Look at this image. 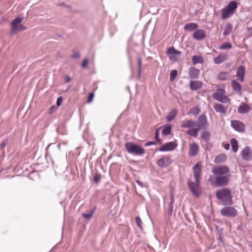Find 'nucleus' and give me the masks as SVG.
Listing matches in <instances>:
<instances>
[{
	"label": "nucleus",
	"mask_w": 252,
	"mask_h": 252,
	"mask_svg": "<svg viewBox=\"0 0 252 252\" xmlns=\"http://www.w3.org/2000/svg\"><path fill=\"white\" fill-rule=\"evenodd\" d=\"M215 195L224 205H231L232 204L231 192L228 188H222L216 191Z\"/></svg>",
	"instance_id": "obj_1"
},
{
	"label": "nucleus",
	"mask_w": 252,
	"mask_h": 252,
	"mask_svg": "<svg viewBox=\"0 0 252 252\" xmlns=\"http://www.w3.org/2000/svg\"><path fill=\"white\" fill-rule=\"evenodd\" d=\"M231 177L230 174L218 175L216 177L212 176L210 177L208 181L212 186L218 187H224L228 184Z\"/></svg>",
	"instance_id": "obj_2"
},
{
	"label": "nucleus",
	"mask_w": 252,
	"mask_h": 252,
	"mask_svg": "<svg viewBox=\"0 0 252 252\" xmlns=\"http://www.w3.org/2000/svg\"><path fill=\"white\" fill-rule=\"evenodd\" d=\"M238 7V3L235 1H230L221 12L222 19H226L232 16Z\"/></svg>",
	"instance_id": "obj_3"
},
{
	"label": "nucleus",
	"mask_w": 252,
	"mask_h": 252,
	"mask_svg": "<svg viewBox=\"0 0 252 252\" xmlns=\"http://www.w3.org/2000/svg\"><path fill=\"white\" fill-rule=\"evenodd\" d=\"M24 20L23 17H17L10 23L11 31L12 33L16 34L18 32L26 29V27L21 24Z\"/></svg>",
	"instance_id": "obj_4"
},
{
	"label": "nucleus",
	"mask_w": 252,
	"mask_h": 252,
	"mask_svg": "<svg viewBox=\"0 0 252 252\" xmlns=\"http://www.w3.org/2000/svg\"><path fill=\"white\" fill-rule=\"evenodd\" d=\"M125 148L128 153L135 155L140 156L145 153V150L143 148L133 143H126L125 144Z\"/></svg>",
	"instance_id": "obj_5"
},
{
	"label": "nucleus",
	"mask_w": 252,
	"mask_h": 252,
	"mask_svg": "<svg viewBox=\"0 0 252 252\" xmlns=\"http://www.w3.org/2000/svg\"><path fill=\"white\" fill-rule=\"evenodd\" d=\"M225 91L223 89H218L213 94V98L222 103H229L230 99L225 95Z\"/></svg>",
	"instance_id": "obj_6"
},
{
	"label": "nucleus",
	"mask_w": 252,
	"mask_h": 252,
	"mask_svg": "<svg viewBox=\"0 0 252 252\" xmlns=\"http://www.w3.org/2000/svg\"><path fill=\"white\" fill-rule=\"evenodd\" d=\"M212 173L217 176L229 174V168L226 165H217L212 169Z\"/></svg>",
	"instance_id": "obj_7"
},
{
	"label": "nucleus",
	"mask_w": 252,
	"mask_h": 252,
	"mask_svg": "<svg viewBox=\"0 0 252 252\" xmlns=\"http://www.w3.org/2000/svg\"><path fill=\"white\" fill-rule=\"evenodd\" d=\"M237 211L232 207H226L220 210V214L228 218H233L237 215Z\"/></svg>",
	"instance_id": "obj_8"
},
{
	"label": "nucleus",
	"mask_w": 252,
	"mask_h": 252,
	"mask_svg": "<svg viewBox=\"0 0 252 252\" xmlns=\"http://www.w3.org/2000/svg\"><path fill=\"white\" fill-rule=\"evenodd\" d=\"M199 182H190L188 185L191 193L195 196H199L201 194V191L199 186Z\"/></svg>",
	"instance_id": "obj_9"
},
{
	"label": "nucleus",
	"mask_w": 252,
	"mask_h": 252,
	"mask_svg": "<svg viewBox=\"0 0 252 252\" xmlns=\"http://www.w3.org/2000/svg\"><path fill=\"white\" fill-rule=\"evenodd\" d=\"M231 125L233 128L239 132H244L245 130V125L240 121L237 120L231 121Z\"/></svg>",
	"instance_id": "obj_10"
},
{
	"label": "nucleus",
	"mask_w": 252,
	"mask_h": 252,
	"mask_svg": "<svg viewBox=\"0 0 252 252\" xmlns=\"http://www.w3.org/2000/svg\"><path fill=\"white\" fill-rule=\"evenodd\" d=\"M193 175L196 182H199L200 176L201 172V163L198 162L193 167Z\"/></svg>",
	"instance_id": "obj_11"
},
{
	"label": "nucleus",
	"mask_w": 252,
	"mask_h": 252,
	"mask_svg": "<svg viewBox=\"0 0 252 252\" xmlns=\"http://www.w3.org/2000/svg\"><path fill=\"white\" fill-rule=\"evenodd\" d=\"M241 154L244 160L250 161L252 159V151L249 147H245L242 151Z\"/></svg>",
	"instance_id": "obj_12"
},
{
	"label": "nucleus",
	"mask_w": 252,
	"mask_h": 252,
	"mask_svg": "<svg viewBox=\"0 0 252 252\" xmlns=\"http://www.w3.org/2000/svg\"><path fill=\"white\" fill-rule=\"evenodd\" d=\"M197 124L196 127H198L199 129L205 128L207 125V117L205 115L200 116L197 121Z\"/></svg>",
	"instance_id": "obj_13"
},
{
	"label": "nucleus",
	"mask_w": 252,
	"mask_h": 252,
	"mask_svg": "<svg viewBox=\"0 0 252 252\" xmlns=\"http://www.w3.org/2000/svg\"><path fill=\"white\" fill-rule=\"evenodd\" d=\"M206 36V32L203 30H197L193 34V37L197 40H202Z\"/></svg>",
	"instance_id": "obj_14"
},
{
	"label": "nucleus",
	"mask_w": 252,
	"mask_h": 252,
	"mask_svg": "<svg viewBox=\"0 0 252 252\" xmlns=\"http://www.w3.org/2000/svg\"><path fill=\"white\" fill-rule=\"evenodd\" d=\"M171 162L170 158L167 157H163L157 161V164L160 167H165L169 166Z\"/></svg>",
	"instance_id": "obj_15"
},
{
	"label": "nucleus",
	"mask_w": 252,
	"mask_h": 252,
	"mask_svg": "<svg viewBox=\"0 0 252 252\" xmlns=\"http://www.w3.org/2000/svg\"><path fill=\"white\" fill-rule=\"evenodd\" d=\"M245 74V67L244 65L239 66L237 70L236 76L239 80L244 81Z\"/></svg>",
	"instance_id": "obj_16"
},
{
	"label": "nucleus",
	"mask_w": 252,
	"mask_h": 252,
	"mask_svg": "<svg viewBox=\"0 0 252 252\" xmlns=\"http://www.w3.org/2000/svg\"><path fill=\"white\" fill-rule=\"evenodd\" d=\"M176 147V144L173 142L167 143L164 146L159 148V151H167L174 150Z\"/></svg>",
	"instance_id": "obj_17"
},
{
	"label": "nucleus",
	"mask_w": 252,
	"mask_h": 252,
	"mask_svg": "<svg viewBox=\"0 0 252 252\" xmlns=\"http://www.w3.org/2000/svg\"><path fill=\"white\" fill-rule=\"evenodd\" d=\"M227 59V55L225 54H220L217 57L214 59L215 64H220L225 61Z\"/></svg>",
	"instance_id": "obj_18"
},
{
	"label": "nucleus",
	"mask_w": 252,
	"mask_h": 252,
	"mask_svg": "<svg viewBox=\"0 0 252 252\" xmlns=\"http://www.w3.org/2000/svg\"><path fill=\"white\" fill-rule=\"evenodd\" d=\"M197 122L195 121H192L190 120L184 121L182 122L181 125L183 127H194L197 126Z\"/></svg>",
	"instance_id": "obj_19"
},
{
	"label": "nucleus",
	"mask_w": 252,
	"mask_h": 252,
	"mask_svg": "<svg viewBox=\"0 0 252 252\" xmlns=\"http://www.w3.org/2000/svg\"><path fill=\"white\" fill-rule=\"evenodd\" d=\"M190 86L192 90H197L202 87V83L199 81H191Z\"/></svg>",
	"instance_id": "obj_20"
},
{
	"label": "nucleus",
	"mask_w": 252,
	"mask_h": 252,
	"mask_svg": "<svg viewBox=\"0 0 252 252\" xmlns=\"http://www.w3.org/2000/svg\"><path fill=\"white\" fill-rule=\"evenodd\" d=\"M199 74V70L195 68H191L189 71V76L191 79H196Z\"/></svg>",
	"instance_id": "obj_21"
},
{
	"label": "nucleus",
	"mask_w": 252,
	"mask_h": 252,
	"mask_svg": "<svg viewBox=\"0 0 252 252\" xmlns=\"http://www.w3.org/2000/svg\"><path fill=\"white\" fill-rule=\"evenodd\" d=\"M198 151V147L196 144L192 143L190 146L189 154L191 156H195Z\"/></svg>",
	"instance_id": "obj_22"
},
{
	"label": "nucleus",
	"mask_w": 252,
	"mask_h": 252,
	"mask_svg": "<svg viewBox=\"0 0 252 252\" xmlns=\"http://www.w3.org/2000/svg\"><path fill=\"white\" fill-rule=\"evenodd\" d=\"M231 84L234 91L241 94L242 88L240 85L235 80H233L231 82Z\"/></svg>",
	"instance_id": "obj_23"
},
{
	"label": "nucleus",
	"mask_w": 252,
	"mask_h": 252,
	"mask_svg": "<svg viewBox=\"0 0 252 252\" xmlns=\"http://www.w3.org/2000/svg\"><path fill=\"white\" fill-rule=\"evenodd\" d=\"M198 26L196 24L194 23H191L189 24H186L184 26V29L188 31H193L197 29Z\"/></svg>",
	"instance_id": "obj_24"
},
{
	"label": "nucleus",
	"mask_w": 252,
	"mask_h": 252,
	"mask_svg": "<svg viewBox=\"0 0 252 252\" xmlns=\"http://www.w3.org/2000/svg\"><path fill=\"white\" fill-rule=\"evenodd\" d=\"M192 61L193 64L203 63H204V59L201 56L195 55L193 56Z\"/></svg>",
	"instance_id": "obj_25"
},
{
	"label": "nucleus",
	"mask_w": 252,
	"mask_h": 252,
	"mask_svg": "<svg viewBox=\"0 0 252 252\" xmlns=\"http://www.w3.org/2000/svg\"><path fill=\"white\" fill-rule=\"evenodd\" d=\"M199 130L200 129L198 127H194L189 129L187 131V133L193 137H195L197 136L198 132L199 131Z\"/></svg>",
	"instance_id": "obj_26"
},
{
	"label": "nucleus",
	"mask_w": 252,
	"mask_h": 252,
	"mask_svg": "<svg viewBox=\"0 0 252 252\" xmlns=\"http://www.w3.org/2000/svg\"><path fill=\"white\" fill-rule=\"evenodd\" d=\"M232 30V26L230 23H227L224 29L223 35L225 36L230 33Z\"/></svg>",
	"instance_id": "obj_27"
},
{
	"label": "nucleus",
	"mask_w": 252,
	"mask_h": 252,
	"mask_svg": "<svg viewBox=\"0 0 252 252\" xmlns=\"http://www.w3.org/2000/svg\"><path fill=\"white\" fill-rule=\"evenodd\" d=\"M225 160V156L221 154L219 156H217L215 159V162L216 163H221L223 162Z\"/></svg>",
	"instance_id": "obj_28"
},
{
	"label": "nucleus",
	"mask_w": 252,
	"mask_h": 252,
	"mask_svg": "<svg viewBox=\"0 0 252 252\" xmlns=\"http://www.w3.org/2000/svg\"><path fill=\"white\" fill-rule=\"evenodd\" d=\"M167 54L168 55H180L181 52L175 50L174 48H169L167 50Z\"/></svg>",
	"instance_id": "obj_29"
},
{
	"label": "nucleus",
	"mask_w": 252,
	"mask_h": 252,
	"mask_svg": "<svg viewBox=\"0 0 252 252\" xmlns=\"http://www.w3.org/2000/svg\"><path fill=\"white\" fill-rule=\"evenodd\" d=\"M231 144L233 151L236 153L238 150V142L236 139L233 138L231 140Z\"/></svg>",
	"instance_id": "obj_30"
},
{
	"label": "nucleus",
	"mask_w": 252,
	"mask_h": 252,
	"mask_svg": "<svg viewBox=\"0 0 252 252\" xmlns=\"http://www.w3.org/2000/svg\"><path fill=\"white\" fill-rule=\"evenodd\" d=\"M176 115V111H171V112H170L168 115L166 117V119L167 121L170 122L172 121L174 119Z\"/></svg>",
	"instance_id": "obj_31"
},
{
	"label": "nucleus",
	"mask_w": 252,
	"mask_h": 252,
	"mask_svg": "<svg viewBox=\"0 0 252 252\" xmlns=\"http://www.w3.org/2000/svg\"><path fill=\"white\" fill-rule=\"evenodd\" d=\"M232 48V45L229 42H225L220 47L221 50L230 49Z\"/></svg>",
	"instance_id": "obj_32"
},
{
	"label": "nucleus",
	"mask_w": 252,
	"mask_h": 252,
	"mask_svg": "<svg viewBox=\"0 0 252 252\" xmlns=\"http://www.w3.org/2000/svg\"><path fill=\"white\" fill-rule=\"evenodd\" d=\"M171 132V126L168 125L165 126L162 131V133L163 135H167L170 134Z\"/></svg>",
	"instance_id": "obj_33"
},
{
	"label": "nucleus",
	"mask_w": 252,
	"mask_h": 252,
	"mask_svg": "<svg viewBox=\"0 0 252 252\" xmlns=\"http://www.w3.org/2000/svg\"><path fill=\"white\" fill-rule=\"evenodd\" d=\"M250 109V107L247 104L245 103H242L239 106L238 110H249Z\"/></svg>",
	"instance_id": "obj_34"
},
{
	"label": "nucleus",
	"mask_w": 252,
	"mask_h": 252,
	"mask_svg": "<svg viewBox=\"0 0 252 252\" xmlns=\"http://www.w3.org/2000/svg\"><path fill=\"white\" fill-rule=\"evenodd\" d=\"M177 75V71L176 70H172L170 73V80H173Z\"/></svg>",
	"instance_id": "obj_35"
},
{
	"label": "nucleus",
	"mask_w": 252,
	"mask_h": 252,
	"mask_svg": "<svg viewBox=\"0 0 252 252\" xmlns=\"http://www.w3.org/2000/svg\"><path fill=\"white\" fill-rule=\"evenodd\" d=\"M135 221L137 225L141 229L142 228V221L141 219L138 216L135 218Z\"/></svg>",
	"instance_id": "obj_36"
},
{
	"label": "nucleus",
	"mask_w": 252,
	"mask_h": 252,
	"mask_svg": "<svg viewBox=\"0 0 252 252\" xmlns=\"http://www.w3.org/2000/svg\"><path fill=\"white\" fill-rule=\"evenodd\" d=\"M210 137V133L207 131H203L202 134V138L205 140H208Z\"/></svg>",
	"instance_id": "obj_37"
},
{
	"label": "nucleus",
	"mask_w": 252,
	"mask_h": 252,
	"mask_svg": "<svg viewBox=\"0 0 252 252\" xmlns=\"http://www.w3.org/2000/svg\"><path fill=\"white\" fill-rule=\"evenodd\" d=\"M93 212H90L88 214H83V217L86 219L87 220H89L93 216Z\"/></svg>",
	"instance_id": "obj_38"
},
{
	"label": "nucleus",
	"mask_w": 252,
	"mask_h": 252,
	"mask_svg": "<svg viewBox=\"0 0 252 252\" xmlns=\"http://www.w3.org/2000/svg\"><path fill=\"white\" fill-rule=\"evenodd\" d=\"M138 72L139 74L141 72V67H142V60L140 57L138 58Z\"/></svg>",
	"instance_id": "obj_39"
},
{
	"label": "nucleus",
	"mask_w": 252,
	"mask_h": 252,
	"mask_svg": "<svg viewBox=\"0 0 252 252\" xmlns=\"http://www.w3.org/2000/svg\"><path fill=\"white\" fill-rule=\"evenodd\" d=\"M227 74L224 72H221L219 75V78L220 80H224L226 79Z\"/></svg>",
	"instance_id": "obj_40"
},
{
	"label": "nucleus",
	"mask_w": 252,
	"mask_h": 252,
	"mask_svg": "<svg viewBox=\"0 0 252 252\" xmlns=\"http://www.w3.org/2000/svg\"><path fill=\"white\" fill-rule=\"evenodd\" d=\"M169 59L173 62H176L178 60L179 58L176 57L175 55H169Z\"/></svg>",
	"instance_id": "obj_41"
},
{
	"label": "nucleus",
	"mask_w": 252,
	"mask_h": 252,
	"mask_svg": "<svg viewBox=\"0 0 252 252\" xmlns=\"http://www.w3.org/2000/svg\"><path fill=\"white\" fill-rule=\"evenodd\" d=\"M100 179V176L98 174H96L94 177V180L95 183H98Z\"/></svg>",
	"instance_id": "obj_42"
},
{
	"label": "nucleus",
	"mask_w": 252,
	"mask_h": 252,
	"mask_svg": "<svg viewBox=\"0 0 252 252\" xmlns=\"http://www.w3.org/2000/svg\"><path fill=\"white\" fill-rule=\"evenodd\" d=\"M215 108L216 110H224V106L221 104L216 106Z\"/></svg>",
	"instance_id": "obj_43"
},
{
	"label": "nucleus",
	"mask_w": 252,
	"mask_h": 252,
	"mask_svg": "<svg viewBox=\"0 0 252 252\" xmlns=\"http://www.w3.org/2000/svg\"><path fill=\"white\" fill-rule=\"evenodd\" d=\"M88 59H86L85 60H84L82 62V67H86L87 66V65H88Z\"/></svg>",
	"instance_id": "obj_44"
},
{
	"label": "nucleus",
	"mask_w": 252,
	"mask_h": 252,
	"mask_svg": "<svg viewBox=\"0 0 252 252\" xmlns=\"http://www.w3.org/2000/svg\"><path fill=\"white\" fill-rule=\"evenodd\" d=\"M63 97L62 96L59 97L57 100V105L58 106H60L63 102Z\"/></svg>",
	"instance_id": "obj_45"
},
{
	"label": "nucleus",
	"mask_w": 252,
	"mask_h": 252,
	"mask_svg": "<svg viewBox=\"0 0 252 252\" xmlns=\"http://www.w3.org/2000/svg\"><path fill=\"white\" fill-rule=\"evenodd\" d=\"M94 94L93 93H91L89 94V97H88V102H91L94 98Z\"/></svg>",
	"instance_id": "obj_46"
},
{
	"label": "nucleus",
	"mask_w": 252,
	"mask_h": 252,
	"mask_svg": "<svg viewBox=\"0 0 252 252\" xmlns=\"http://www.w3.org/2000/svg\"><path fill=\"white\" fill-rule=\"evenodd\" d=\"M156 144V142H154V141H149L147 143H145V146H150V145H155Z\"/></svg>",
	"instance_id": "obj_47"
},
{
	"label": "nucleus",
	"mask_w": 252,
	"mask_h": 252,
	"mask_svg": "<svg viewBox=\"0 0 252 252\" xmlns=\"http://www.w3.org/2000/svg\"><path fill=\"white\" fill-rule=\"evenodd\" d=\"M173 204H171V203H169V211L171 214L173 212Z\"/></svg>",
	"instance_id": "obj_48"
},
{
	"label": "nucleus",
	"mask_w": 252,
	"mask_h": 252,
	"mask_svg": "<svg viewBox=\"0 0 252 252\" xmlns=\"http://www.w3.org/2000/svg\"><path fill=\"white\" fill-rule=\"evenodd\" d=\"M159 135L158 129H157L155 133V138L158 141V137Z\"/></svg>",
	"instance_id": "obj_49"
},
{
	"label": "nucleus",
	"mask_w": 252,
	"mask_h": 252,
	"mask_svg": "<svg viewBox=\"0 0 252 252\" xmlns=\"http://www.w3.org/2000/svg\"><path fill=\"white\" fill-rule=\"evenodd\" d=\"M80 56V55L78 53H75L73 55V58H77L78 57H79Z\"/></svg>",
	"instance_id": "obj_50"
},
{
	"label": "nucleus",
	"mask_w": 252,
	"mask_h": 252,
	"mask_svg": "<svg viewBox=\"0 0 252 252\" xmlns=\"http://www.w3.org/2000/svg\"><path fill=\"white\" fill-rule=\"evenodd\" d=\"M230 145L229 144H226L224 146V148L225 150H227L229 149Z\"/></svg>",
	"instance_id": "obj_51"
},
{
	"label": "nucleus",
	"mask_w": 252,
	"mask_h": 252,
	"mask_svg": "<svg viewBox=\"0 0 252 252\" xmlns=\"http://www.w3.org/2000/svg\"><path fill=\"white\" fill-rule=\"evenodd\" d=\"M71 81V78L69 76H67L65 78V81L66 82L68 83L69 82Z\"/></svg>",
	"instance_id": "obj_52"
},
{
	"label": "nucleus",
	"mask_w": 252,
	"mask_h": 252,
	"mask_svg": "<svg viewBox=\"0 0 252 252\" xmlns=\"http://www.w3.org/2000/svg\"><path fill=\"white\" fill-rule=\"evenodd\" d=\"M136 182L139 186H140L142 187H143V185L142 184V182H140L139 180H136Z\"/></svg>",
	"instance_id": "obj_53"
},
{
	"label": "nucleus",
	"mask_w": 252,
	"mask_h": 252,
	"mask_svg": "<svg viewBox=\"0 0 252 252\" xmlns=\"http://www.w3.org/2000/svg\"><path fill=\"white\" fill-rule=\"evenodd\" d=\"M174 201V200L173 196L172 195H171V200H170V203H171V204H173Z\"/></svg>",
	"instance_id": "obj_54"
},
{
	"label": "nucleus",
	"mask_w": 252,
	"mask_h": 252,
	"mask_svg": "<svg viewBox=\"0 0 252 252\" xmlns=\"http://www.w3.org/2000/svg\"><path fill=\"white\" fill-rule=\"evenodd\" d=\"M6 145V143H2L1 145V146L2 148H3L5 147V146Z\"/></svg>",
	"instance_id": "obj_55"
},
{
	"label": "nucleus",
	"mask_w": 252,
	"mask_h": 252,
	"mask_svg": "<svg viewBox=\"0 0 252 252\" xmlns=\"http://www.w3.org/2000/svg\"><path fill=\"white\" fill-rule=\"evenodd\" d=\"M241 113H246L247 111H239Z\"/></svg>",
	"instance_id": "obj_56"
}]
</instances>
